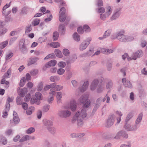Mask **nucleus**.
I'll use <instances>...</instances> for the list:
<instances>
[{
  "mask_svg": "<svg viewBox=\"0 0 147 147\" xmlns=\"http://www.w3.org/2000/svg\"><path fill=\"white\" fill-rule=\"evenodd\" d=\"M103 80V78L101 77L98 79L93 80L90 86L91 90H94L97 87V92H101L103 91L104 86V85L102 84Z\"/></svg>",
  "mask_w": 147,
  "mask_h": 147,
  "instance_id": "obj_1",
  "label": "nucleus"
},
{
  "mask_svg": "<svg viewBox=\"0 0 147 147\" xmlns=\"http://www.w3.org/2000/svg\"><path fill=\"white\" fill-rule=\"evenodd\" d=\"M124 34L123 32H118L115 36H113L112 38L113 39L117 38L120 41L123 42H128L133 40V37L130 36H126Z\"/></svg>",
  "mask_w": 147,
  "mask_h": 147,
  "instance_id": "obj_2",
  "label": "nucleus"
},
{
  "mask_svg": "<svg viewBox=\"0 0 147 147\" xmlns=\"http://www.w3.org/2000/svg\"><path fill=\"white\" fill-rule=\"evenodd\" d=\"M29 41L28 40H25L24 39H22L20 41L19 43V49L22 53L24 54L27 53L28 51L27 47Z\"/></svg>",
  "mask_w": 147,
  "mask_h": 147,
  "instance_id": "obj_3",
  "label": "nucleus"
},
{
  "mask_svg": "<svg viewBox=\"0 0 147 147\" xmlns=\"http://www.w3.org/2000/svg\"><path fill=\"white\" fill-rule=\"evenodd\" d=\"M42 99V96L41 93L38 92H36L35 96H32L30 100V103L34 104L35 103L36 104L39 105L40 102V100Z\"/></svg>",
  "mask_w": 147,
  "mask_h": 147,
  "instance_id": "obj_4",
  "label": "nucleus"
},
{
  "mask_svg": "<svg viewBox=\"0 0 147 147\" xmlns=\"http://www.w3.org/2000/svg\"><path fill=\"white\" fill-rule=\"evenodd\" d=\"M79 101L81 103H83V109H86L88 107L90 104V102L87 98L84 96H82L79 98Z\"/></svg>",
  "mask_w": 147,
  "mask_h": 147,
  "instance_id": "obj_5",
  "label": "nucleus"
},
{
  "mask_svg": "<svg viewBox=\"0 0 147 147\" xmlns=\"http://www.w3.org/2000/svg\"><path fill=\"white\" fill-rule=\"evenodd\" d=\"M92 39L91 38H89L86 40H84L80 45L79 49L80 50L82 51L85 49L89 45Z\"/></svg>",
  "mask_w": 147,
  "mask_h": 147,
  "instance_id": "obj_6",
  "label": "nucleus"
},
{
  "mask_svg": "<svg viewBox=\"0 0 147 147\" xmlns=\"http://www.w3.org/2000/svg\"><path fill=\"white\" fill-rule=\"evenodd\" d=\"M115 118V116L114 114H112L109 116L107 122L106 127L109 128L113 124Z\"/></svg>",
  "mask_w": 147,
  "mask_h": 147,
  "instance_id": "obj_7",
  "label": "nucleus"
},
{
  "mask_svg": "<svg viewBox=\"0 0 147 147\" xmlns=\"http://www.w3.org/2000/svg\"><path fill=\"white\" fill-rule=\"evenodd\" d=\"M71 113L68 110H60L58 113V115L61 118H66L69 117L71 115Z\"/></svg>",
  "mask_w": 147,
  "mask_h": 147,
  "instance_id": "obj_8",
  "label": "nucleus"
},
{
  "mask_svg": "<svg viewBox=\"0 0 147 147\" xmlns=\"http://www.w3.org/2000/svg\"><path fill=\"white\" fill-rule=\"evenodd\" d=\"M121 8H119L115 9L114 13L111 17V20H116L119 17L121 13Z\"/></svg>",
  "mask_w": 147,
  "mask_h": 147,
  "instance_id": "obj_9",
  "label": "nucleus"
},
{
  "mask_svg": "<svg viewBox=\"0 0 147 147\" xmlns=\"http://www.w3.org/2000/svg\"><path fill=\"white\" fill-rule=\"evenodd\" d=\"M68 23L66 21L64 24H61L59 26V31L61 35H63L65 33V26Z\"/></svg>",
  "mask_w": 147,
  "mask_h": 147,
  "instance_id": "obj_10",
  "label": "nucleus"
},
{
  "mask_svg": "<svg viewBox=\"0 0 147 147\" xmlns=\"http://www.w3.org/2000/svg\"><path fill=\"white\" fill-rule=\"evenodd\" d=\"M122 82L124 86L129 88L132 87L131 83L128 80H126L125 78H123L122 79Z\"/></svg>",
  "mask_w": 147,
  "mask_h": 147,
  "instance_id": "obj_11",
  "label": "nucleus"
},
{
  "mask_svg": "<svg viewBox=\"0 0 147 147\" xmlns=\"http://www.w3.org/2000/svg\"><path fill=\"white\" fill-rule=\"evenodd\" d=\"M143 55L142 52L141 50H139L133 53L131 59L136 60L138 57H140Z\"/></svg>",
  "mask_w": 147,
  "mask_h": 147,
  "instance_id": "obj_12",
  "label": "nucleus"
},
{
  "mask_svg": "<svg viewBox=\"0 0 147 147\" xmlns=\"http://www.w3.org/2000/svg\"><path fill=\"white\" fill-rule=\"evenodd\" d=\"M43 121L44 125L46 126L47 128L52 126L53 125V122L51 120L45 119L43 120Z\"/></svg>",
  "mask_w": 147,
  "mask_h": 147,
  "instance_id": "obj_13",
  "label": "nucleus"
},
{
  "mask_svg": "<svg viewBox=\"0 0 147 147\" xmlns=\"http://www.w3.org/2000/svg\"><path fill=\"white\" fill-rule=\"evenodd\" d=\"M79 117H80V118H81L82 119H83L87 116V114L86 113V110L85 109H83L81 111V113L79 111Z\"/></svg>",
  "mask_w": 147,
  "mask_h": 147,
  "instance_id": "obj_14",
  "label": "nucleus"
},
{
  "mask_svg": "<svg viewBox=\"0 0 147 147\" xmlns=\"http://www.w3.org/2000/svg\"><path fill=\"white\" fill-rule=\"evenodd\" d=\"M88 82L86 81L84 82L83 84L80 88V91L82 92H84L85 91L88 86Z\"/></svg>",
  "mask_w": 147,
  "mask_h": 147,
  "instance_id": "obj_15",
  "label": "nucleus"
},
{
  "mask_svg": "<svg viewBox=\"0 0 147 147\" xmlns=\"http://www.w3.org/2000/svg\"><path fill=\"white\" fill-rule=\"evenodd\" d=\"M39 58L38 57L30 58L28 62V65L29 66L35 63L38 60Z\"/></svg>",
  "mask_w": 147,
  "mask_h": 147,
  "instance_id": "obj_16",
  "label": "nucleus"
},
{
  "mask_svg": "<svg viewBox=\"0 0 147 147\" xmlns=\"http://www.w3.org/2000/svg\"><path fill=\"white\" fill-rule=\"evenodd\" d=\"M11 70L10 69H9L7 71V72L4 74V75L3 76V78H10L11 75Z\"/></svg>",
  "mask_w": 147,
  "mask_h": 147,
  "instance_id": "obj_17",
  "label": "nucleus"
},
{
  "mask_svg": "<svg viewBox=\"0 0 147 147\" xmlns=\"http://www.w3.org/2000/svg\"><path fill=\"white\" fill-rule=\"evenodd\" d=\"M57 57L62 58L63 57V55L61 51L58 49H56L54 51Z\"/></svg>",
  "mask_w": 147,
  "mask_h": 147,
  "instance_id": "obj_18",
  "label": "nucleus"
},
{
  "mask_svg": "<svg viewBox=\"0 0 147 147\" xmlns=\"http://www.w3.org/2000/svg\"><path fill=\"white\" fill-rule=\"evenodd\" d=\"M79 111H78L74 116L71 121V122L72 123H74L78 119L80 118V117H79Z\"/></svg>",
  "mask_w": 147,
  "mask_h": 147,
  "instance_id": "obj_19",
  "label": "nucleus"
},
{
  "mask_svg": "<svg viewBox=\"0 0 147 147\" xmlns=\"http://www.w3.org/2000/svg\"><path fill=\"white\" fill-rule=\"evenodd\" d=\"M76 102L73 101L71 102L70 104V106L71 110L74 111H75L76 108Z\"/></svg>",
  "mask_w": 147,
  "mask_h": 147,
  "instance_id": "obj_20",
  "label": "nucleus"
},
{
  "mask_svg": "<svg viewBox=\"0 0 147 147\" xmlns=\"http://www.w3.org/2000/svg\"><path fill=\"white\" fill-rule=\"evenodd\" d=\"M62 93L61 92H59L57 93V103H59L60 102V100L62 98Z\"/></svg>",
  "mask_w": 147,
  "mask_h": 147,
  "instance_id": "obj_21",
  "label": "nucleus"
},
{
  "mask_svg": "<svg viewBox=\"0 0 147 147\" xmlns=\"http://www.w3.org/2000/svg\"><path fill=\"white\" fill-rule=\"evenodd\" d=\"M27 92V89L25 88H24L19 93V95L22 97H24L25 94Z\"/></svg>",
  "mask_w": 147,
  "mask_h": 147,
  "instance_id": "obj_22",
  "label": "nucleus"
},
{
  "mask_svg": "<svg viewBox=\"0 0 147 147\" xmlns=\"http://www.w3.org/2000/svg\"><path fill=\"white\" fill-rule=\"evenodd\" d=\"M60 78L58 76H51L50 78V80L51 82H54L59 81Z\"/></svg>",
  "mask_w": 147,
  "mask_h": 147,
  "instance_id": "obj_23",
  "label": "nucleus"
},
{
  "mask_svg": "<svg viewBox=\"0 0 147 147\" xmlns=\"http://www.w3.org/2000/svg\"><path fill=\"white\" fill-rule=\"evenodd\" d=\"M74 39L76 41L78 42L80 40V36L77 32H75L73 35Z\"/></svg>",
  "mask_w": 147,
  "mask_h": 147,
  "instance_id": "obj_24",
  "label": "nucleus"
},
{
  "mask_svg": "<svg viewBox=\"0 0 147 147\" xmlns=\"http://www.w3.org/2000/svg\"><path fill=\"white\" fill-rule=\"evenodd\" d=\"M0 141L2 142L3 144H5L7 142L6 138L2 135H0Z\"/></svg>",
  "mask_w": 147,
  "mask_h": 147,
  "instance_id": "obj_25",
  "label": "nucleus"
},
{
  "mask_svg": "<svg viewBox=\"0 0 147 147\" xmlns=\"http://www.w3.org/2000/svg\"><path fill=\"white\" fill-rule=\"evenodd\" d=\"M59 33L57 32H54L53 34V39L54 41L57 40L59 37Z\"/></svg>",
  "mask_w": 147,
  "mask_h": 147,
  "instance_id": "obj_26",
  "label": "nucleus"
},
{
  "mask_svg": "<svg viewBox=\"0 0 147 147\" xmlns=\"http://www.w3.org/2000/svg\"><path fill=\"white\" fill-rule=\"evenodd\" d=\"M100 106L99 103L96 104L92 110V113L91 115V116H93L94 115V113L97 111Z\"/></svg>",
  "mask_w": 147,
  "mask_h": 147,
  "instance_id": "obj_27",
  "label": "nucleus"
},
{
  "mask_svg": "<svg viewBox=\"0 0 147 147\" xmlns=\"http://www.w3.org/2000/svg\"><path fill=\"white\" fill-rule=\"evenodd\" d=\"M133 116V113L132 112H130L127 115L125 119V122H127Z\"/></svg>",
  "mask_w": 147,
  "mask_h": 147,
  "instance_id": "obj_28",
  "label": "nucleus"
},
{
  "mask_svg": "<svg viewBox=\"0 0 147 147\" xmlns=\"http://www.w3.org/2000/svg\"><path fill=\"white\" fill-rule=\"evenodd\" d=\"M49 131L52 134H54L55 132V129L53 127H51L47 128Z\"/></svg>",
  "mask_w": 147,
  "mask_h": 147,
  "instance_id": "obj_29",
  "label": "nucleus"
},
{
  "mask_svg": "<svg viewBox=\"0 0 147 147\" xmlns=\"http://www.w3.org/2000/svg\"><path fill=\"white\" fill-rule=\"evenodd\" d=\"M55 57V56L54 53H52L49 54L47 55L45 58H44V59L46 60L47 59L51 58V59H54Z\"/></svg>",
  "mask_w": 147,
  "mask_h": 147,
  "instance_id": "obj_30",
  "label": "nucleus"
},
{
  "mask_svg": "<svg viewBox=\"0 0 147 147\" xmlns=\"http://www.w3.org/2000/svg\"><path fill=\"white\" fill-rule=\"evenodd\" d=\"M55 2L57 3H60V7L61 6H65V3L63 0H55Z\"/></svg>",
  "mask_w": 147,
  "mask_h": 147,
  "instance_id": "obj_31",
  "label": "nucleus"
},
{
  "mask_svg": "<svg viewBox=\"0 0 147 147\" xmlns=\"http://www.w3.org/2000/svg\"><path fill=\"white\" fill-rule=\"evenodd\" d=\"M40 21V20L39 19L37 18L35 19L32 22V25L34 26L38 25L39 24Z\"/></svg>",
  "mask_w": 147,
  "mask_h": 147,
  "instance_id": "obj_32",
  "label": "nucleus"
},
{
  "mask_svg": "<svg viewBox=\"0 0 147 147\" xmlns=\"http://www.w3.org/2000/svg\"><path fill=\"white\" fill-rule=\"evenodd\" d=\"M38 73V70L37 69H34L31 71L30 73L32 76H34L36 75Z\"/></svg>",
  "mask_w": 147,
  "mask_h": 147,
  "instance_id": "obj_33",
  "label": "nucleus"
},
{
  "mask_svg": "<svg viewBox=\"0 0 147 147\" xmlns=\"http://www.w3.org/2000/svg\"><path fill=\"white\" fill-rule=\"evenodd\" d=\"M120 131L122 137L125 138H127L128 137V134L125 131L123 130Z\"/></svg>",
  "mask_w": 147,
  "mask_h": 147,
  "instance_id": "obj_34",
  "label": "nucleus"
},
{
  "mask_svg": "<svg viewBox=\"0 0 147 147\" xmlns=\"http://www.w3.org/2000/svg\"><path fill=\"white\" fill-rule=\"evenodd\" d=\"M93 53V49H90L88 51L84 54L85 56L88 57L89 56L91 55Z\"/></svg>",
  "mask_w": 147,
  "mask_h": 147,
  "instance_id": "obj_35",
  "label": "nucleus"
},
{
  "mask_svg": "<svg viewBox=\"0 0 147 147\" xmlns=\"http://www.w3.org/2000/svg\"><path fill=\"white\" fill-rule=\"evenodd\" d=\"M26 82V79L25 77H22L21 79L20 82V86L22 87L24 86Z\"/></svg>",
  "mask_w": 147,
  "mask_h": 147,
  "instance_id": "obj_36",
  "label": "nucleus"
},
{
  "mask_svg": "<svg viewBox=\"0 0 147 147\" xmlns=\"http://www.w3.org/2000/svg\"><path fill=\"white\" fill-rule=\"evenodd\" d=\"M65 13V9L64 7H62L59 12V15L64 16Z\"/></svg>",
  "mask_w": 147,
  "mask_h": 147,
  "instance_id": "obj_37",
  "label": "nucleus"
},
{
  "mask_svg": "<svg viewBox=\"0 0 147 147\" xmlns=\"http://www.w3.org/2000/svg\"><path fill=\"white\" fill-rule=\"evenodd\" d=\"M8 42L6 40L0 44V47L1 49H3L7 45Z\"/></svg>",
  "mask_w": 147,
  "mask_h": 147,
  "instance_id": "obj_38",
  "label": "nucleus"
},
{
  "mask_svg": "<svg viewBox=\"0 0 147 147\" xmlns=\"http://www.w3.org/2000/svg\"><path fill=\"white\" fill-rule=\"evenodd\" d=\"M35 131V129L33 127L29 128L26 131V133L28 134H30L34 132Z\"/></svg>",
  "mask_w": 147,
  "mask_h": 147,
  "instance_id": "obj_39",
  "label": "nucleus"
},
{
  "mask_svg": "<svg viewBox=\"0 0 147 147\" xmlns=\"http://www.w3.org/2000/svg\"><path fill=\"white\" fill-rule=\"evenodd\" d=\"M131 126L129 124H128L127 122H125V124L124 126L125 129L128 131H130Z\"/></svg>",
  "mask_w": 147,
  "mask_h": 147,
  "instance_id": "obj_40",
  "label": "nucleus"
},
{
  "mask_svg": "<svg viewBox=\"0 0 147 147\" xmlns=\"http://www.w3.org/2000/svg\"><path fill=\"white\" fill-rule=\"evenodd\" d=\"M83 29L84 30L85 32H89L90 31V27L87 25H85L84 26Z\"/></svg>",
  "mask_w": 147,
  "mask_h": 147,
  "instance_id": "obj_41",
  "label": "nucleus"
},
{
  "mask_svg": "<svg viewBox=\"0 0 147 147\" xmlns=\"http://www.w3.org/2000/svg\"><path fill=\"white\" fill-rule=\"evenodd\" d=\"M13 119L14 123L16 124H18L20 121V119L18 116L16 117V116H15L14 117H13Z\"/></svg>",
  "mask_w": 147,
  "mask_h": 147,
  "instance_id": "obj_42",
  "label": "nucleus"
},
{
  "mask_svg": "<svg viewBox=\"0 0 147 147\" xmlns=\"http://www.w3.org/2000/svg\"><path fill=\"white\" fill-rule=\"evenodd\" d=\"M63 53L64 55L67 57L69 55V51L68 49H65L63 50Z\"/></svg>",
  "mask_w": 147,
  "mask_h": 147,
  "instance_id": "obj_43",
  "label": "nucleus"
},
{
  "mask_svg": "<svg viewBox=\"0 0 147 147\" xmlns=\"http://www.w3.org/2000/svg\"><path fill=\"white\" fill-rule=\"evenodd\" d=\"M51 46L54 48H57L60 46V43L58 42H53L51 44Z\"/></svg>",
  "mask_w": 147,
  "mask_h": 147,
  "instance_id": "obj_44",
  "label": "nucleus"
},
{
  "mask_svg": "<svg viewBox=\"0 0 147 147\" xmlns=\"http://www.w3.org/2000/svg\"><path fill=\"white\" fill-rule=\"evenodd\" d=\"M65 71V70L64 69L62 68H60L57 70V72L58 74L60 75H62L64 73Z\"/></svg>",
  "mask_w": 147,
  "mask_h": 147,
  "instance_id": "obj_45",
  "label": "nucleus"
},
{
  "mask_svg": "<svg viewBox=\"0 0 147 147\" xmlns=\"http://www.w3.org/2000/svg\"><path fill=\"white\" fill-rule=\"evenodd\" d=\"M83 119L81 118H79L78 119L77 121V125L79 127L83 125V122L82 121Z\"/></svg>",
  "mask_w": 147,
  "mask_h": 147,
  "instance_id": "obj_46",
  "label": "nucleus"
},
{
  "mask_svg": "<svg viewBox=\"0 0 147 147\" xmlns=\"http://www.w3.org/2000/svg\"><path fill=\"white\" fill-rule=\"evenodd\" d=\"M11 3V2H10L9 4H7L4 6L2 12V14L5 13V12H6V9L10 6Z\"/></svg>",
  "mask_w": 147,
  "mask_h": 147,
  "instance_id": "obj_47",
  "label": "nucleus"
},
{
  "mask_svg": "<svg viewBox=\"0 0 147 147\" xmlns=\"http://www.w3.org/2000/svg\"><path fill=\"white\" fill-rule=\"evenodd\" d=\"M111 33V31L110 30H108L106 31L103 35L104 37L105 38L109 36L110 35Z\"/></svg>",
  "mask_w": 147,
  "mask_h": 147,
  "instance_id": "obj_48",
  "label": "nucleus"
},
{
  "mask_svg": "<svg viewBox=\"0 0 147 147\" xmlns=\"http://www.w3.org/2000/svg\"><path fill=\"white\" fill-rule=\"evenodd\" d=\"M22 99L20 97L18 96L16 98V103L18 105H20L22 104Z\"/></svg>",
  "mask_w": 147,
  "mask_h": 147,
  "instance_id": "obj_49",
  "label": "nucleus"
},
{
  "mask_svg": "<svg viewBox=\"0 0 147 147\" xmlns=\"http://www.w3.org/2000/svg\"><path fill=\"white\" fill-rule=\"evenodd\" d=\"M113 85V83L111 81H108V82L106 84V87L107 89H109L111 88Z\"/></svg>",
  "mask_w": 147,
  "mask_h": 147,
  "instance_id": "obj_50",
  "label": "nucleus"
},
{
  "mask_svg": "<svg viewBox=\"0 0 147 147\" xmlns=\"http://www.w3.org/2000/svg\"><path fill=\"white\" fill-rule=\"evenodd\" d=\"M66 19V16L63 15H59V20L61 22H63Z\"/></svg>",
  "mask_w": 147,
  "mask_h": 147,
  "instance_id": "obj_51",
  "label": "nucleus"
},
{
  "mask_svg": "<svg viewBox=\"0 0 147 147\" xmlns=\"http://www.w3.org/2000/svg\"><path fill=\"white\" fill-rule=\"evenodd\" d=\"M13 54L12 53H9L7 54L5 57V60L7 61L9 59L13 56Z\"/></svg>",
  "mask_w": 147,
  "mask_h": 147,
  "instance_id": "obj_52",
  "label": "nucleus"
},
{
  "mask_svg": "<svg viewBox=\"0 0 147 147\" xmlns=\"http://www.w3.org/2000/svg\"><path fill=\"white\" fill-rule=\"evenodd\" d=\"M107 11L106 13V14L107 15V17H109L111 13V8L110 6H109L107 7Z\"/></svg>",
  "mask_w": 147,
  "mask_h": 147,
  "instance_id": "obj_53",
  "label": "nucleus"
},
{
  "mask_svg": "<svg viewBox=\"0 0 147 147\" xmlns=\"http://www.w3.org/2000/svg\"><path fill=\"white\" fill-rule=\"evenodd\" d=\"M49 105H46L43 107V111L44 112H47L49 110Z\"/></svg>",
  "mask_w": 147,
  "mask_h": 147,
  "instance_id": "obj_54",
  "label": "nucleus"
},
{
  "mask_svg": "<svg viewBox=\"0 0 147 147\" xmlns=\"http://www.w3.org/2000/svg\"><path fill=\"white\" fill-rule=\"evenodd\" d=\"M38 90L41 91L43 87V84L42 82H40L38 86Z\"/></svg>",
  "mask_w": 147,
  "mask_h": 147,
  "instance_id": "obj_55",
  "label": "nucleus"
},
{
  "mask_svg": "<svg viewBox=\"0 0 147 147\" xmlns=\"http://www.w3.org/2000/svg\"><path fill=\"white\" fill-rule=\"evenodd\" d=\"M27 7H23L21 10V13L22 14H26L27 13Z\"/></svg>",
  "mask_w": 147,
  "mask_h": 147,
  "instance_id": "obj_56",
  "label": "nucleus"
},
{
  "mask_svg": "<svg viewBox=\"0 0 147 147\" xmlns=\"http://www.w3.org/2000/svg\"><path fill=\"white\" fill-rule=\"evenodd\" d=\"M103 2L102 0H96V5L99 7L103 6Z\"/></svg>",
  "mask_w": 147,
  "mask_h": 147,
  "instance_id": "obj_57",
  "label": "nucleus"
},
{
  "mask_svg": "<svg viewBox=\"0 0 147 147\" xmlns=\"http://www.w3.org/2000/svg\"><path fill=\"white\" fill-rule=\"evenodd\" d=\"M58 65L59 67L64 68L65 67L66 64L65 62L63 61H61L58 63Z\"/></svg>",
  "mask_w": 147,
  "mask_h": 147,
  "instance_id": "obj_58",
  "label": "nucleus"
},
{
  "mask_svg": "<svg viewBox=\"0 0 147 147\" xmlns=\"http://www.w3.org/2000/svg\"><path fill=\"white\" fill-rule=\"evenodd\" d=\"M48 17L45 20V21L46 22H47L50 21L52 19V16L51 14H49V16H47Z\"/></svg>",
  "mask_w": 147,
  "mask_h": 147,
  "instance_id": "obj_59",
  "label": "nucleus"
},
{
  "mask_svg": "<svg viewBox=\"0 0 147 147\" xmlns=\"http://www.w3.org/2000/svg\"><path fill=\"white\" fill-rule=\"evenodd\" d=\"M121 136V131H119L117 133L115 136L114 137V138L115 139H119L120 138Z\"/></svg>",
  "mask_w": 147,
  "mask_h": 147,
  "instance_id": "obj_60",
  "label": "nucleus"
},
{
  "mask_svg": "<svg viewBox=\"0 0 147 147\" xmlns=\"http://www.w3.org/2000/svg\"><path fill=\"white\" fill-rule=\"evenodd\" d=\"M10 107V104L9 102H6L5 107V109L7 111H9Z\"/></svg>",
  "mask_w": 147,
  "mask_h": 147,
  "instance_id": "obj_61",
  "label": "nucleus"
},
{
  "mask_svg": "<svg viewBox=\"0 0 147 147\" xmlns=\"http://www.w3.org/2000/svg\"><path fill=\"white\" fill-rule=\"evenodd\" d=\"M77 31L79 33L82 34L84 32V30L82 27H79L78 28Z\"/></svg>",
  "mask_w": 147,
  "mask_h": 147,
  "instance_id": "obj_62",
  "label": "nucleus"
},
{
  "mask_svg": "<svg viewBox=\"0 0 147 147\" xmlns=\"http://www.w3.org/2000/svg\"><path fill=\"white\" fill-rule=\"evenodd\" d=\"M23 108L24 110H26L28 109V104L26 102H23L22 104Z\"/></svg>",
  "mask_w": 147,
  "mask_h": 147,
  "instance_id": "obj_63",
  "label": "nucleus"
},
{
  "mask_svg": "<svg viewBox=\"0 0 147 147\" xmlns=\"http://www.w3.org/2000/svg\"><path fill=\"white\" fill-rule=\"evenodd\" d=\"M130 142H128L127 144H121L120 147H131Z\"/></svg>",
  "mask_w": 147,
  "mask_h": 147,
  "instance_id": "obj_64",
  "label": "nucleus"
}]
</instances>
